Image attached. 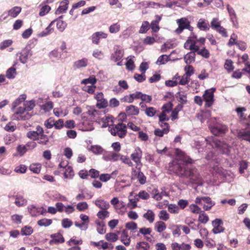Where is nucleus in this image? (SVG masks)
I'll return each mask as SVG.
<instances>
[{
    "label": "nucleus",
    "mask_w": 250,
    "mask_h": 250,
    "mask_svg": "<svg viewBox=\"0 0 250 250\" xmlns=\"http://www.w3.org/2000/svg\"><path fill=\"white\" fill-rule=\"evenodd\" d=\"M175 153L177 159L173 162V172L180 177L188 179L191 184H199L201 177L197 169L188 166L192 163V160L180 149H176Z\"/></svg>",
    "instance_id": "nucleus-1"
},
{
    "label": "nucleus",
    "mask_w": 250,
    "mask_h": 250,
    "mask_svg": "<svg viewBox=\"0 0 250 250\" xmlns=\"http://www.w3.org/2000/svg\"><path fill=\"white\" fill-rule=\"evenodd\" d=\"M103 127L108 126V129L111 134L113 136H117L121 138H123L126 134V125L123 123H119L117 125H113L112 117L104 116L102 118Z\"/></svg>",
    "instance_id": "nucleus-2"
},
{
    "label": "nucleus",
    "mask_w": 250,
    "mask_h": 250,
    "mask_svg": "<svg viewBox=\"0 0 250 250\" xmlns=\"http://www.w3.org/2000/svg\"><path fill=\"white\" fill-rule=\"evenodd\" d=\"M208 127L214 136H211L207 139V142L213 147H219V124L216 118H211L208 122Z\"/></svg>",
    "instance_id": "nucleus-3"
},
{
    "label": "nucleus",
    "mask_w": 250,
    "mask_h": 250,
    "mask_svg": "<svg viewBox=\"0 0 250 250\" xmlns=\"http://www.w3.org/2000/svg\"><path fill=\"white\" fill-rule=\"evenodd\" d=\"M12 110L14 112L12 116L13 120L24 121L29 119L31 117V114L26 111L23 105L22 106L17 107Z\"/></svg>",
    "instance_id": "nucleus-4"
},
{
    "label": "nucleus",
    "mask_w": 250,
    "mask_h": 250,
    "mask_svg": "<svg viewBox=\"0 0 250 250\" xmlns=\"http://www.w3.org/2000/svg\"><path fill=\"white\" fill-rule=\"evenodd\" d=\"M215 89L212 88L205 91L203 95L204 101L205 102V106L207 108L211 107L214 102V92Z\"/></svg>",
    "instance_id": "nucleus-5"
},
{
    "label": "nucleus",
    "mask_w": 250,
    "mask_h": 250,
    "mask_svg": "<svg viewBox=\"0 0 250 250\" xmlns=\"http://www.w3.org/2000/svg\"><path fill=\"white\" fill-rule=\"evenodd\" d=\"M131 158L136 164V168L138 170H140L142 166V163L141 160L142 157V151L139 147L135 148L133 152L131 154Z\"/></svg>",
    "instance_id": "nucleus-6"
},
{
    "label": "nucleus",
    "mask_w": 250,
    "mask_h": 250,
    "mask_svg": "<svg viewBox=\"0 0 250 250\" xmlns=\"http://www.w3.org/2000/svg\"><path fill=\"white\" fill-rule=\"evenodd\" d=\"M177 23L178 24L179 27L175 32L178 34L181 33L184 29H188L190 31L193 30V28L190 25L189 21L186 18L178 19Z\"/></svg>",
    "instance_id": "nucleus-7"
},
{
    "label": "nucleus",
    "mask_w": 250,
    "mask_h": 250,
    "mask_svg": "<svg viewBox=\"0 0 250 250\" xmlns=\"http://www.w3.org/2000/svg\"><path fill=\"white\" fill-rule=\"evenodd\" d=\"M120 154L118 153L109 151L106 152L103 156V159L106 161H117L119 160Z\"/></svg>",
    "instance_id": "nucleus-8"
},
{
    "label": "nucleus",
    "mask_w": 250,
    "mask_h": 250,
    "mask_svg": "<svg viewBox=\"0 0 250 250\" xmlns=\"http://www.w3.org/2000/svg\"><path fill=\"white\" fill-rule=\"evenodd\" d=\"M19 55V60L20 62L24 64L27 62L28 58L32 55L31 51L30 49L25 48L18 54Z\"/></svg>",
    "instance_id": "nucleus-9"
},
{
    "label": "nucleus",
    "mask_w": 250,
    "mask_h": 250,
    "mask_svg": "<svg viewBox=\"0 0 250 250\" xmlns=\"http://www.w3.org/2000/svg\"><path fill=\"white\" fill-rule=\"evenodd\" d=\"M95 98L97 101V106L99 108H104L107 106V101L104 98V95L102 93H98Z\"/></svg>",
    "instance_id": "nucleus-10"
},
{
    "label": "nucleus",
    "mask_w": 250,
    "mask_h": 250,
    "mask_svg": "<svg viewBox=\"0 0 250 250\" xmlns=\"http://www.w3.org/2000/svg\"><path fill=\"white\" fill-rule=\"evenodd\" d=\"M124 55V51L119 47L115 48V51L111 55L110 59L114 62L120 61Z\"/></svg>",
    "instance_id": "nucleus-11"
},
{
    "label": "nucleus",
    "mask_w": 250,
    "mask_h": 250,
    "mask_svg": "<svg viewBox=\"0 0 250 250\" xmlns=\"http://www.w3.org/2000/svg\"><path fill=\"white\" fill-rule=\"evenodd\" d=\"M107 37V34L103 32H97L94 33L91 36L92 42L95 44H98L99 40L101 39H106Z\"/></svg>",
    "instance_id": "nucleus-12"
},
{
    "label": "nucleus",
    "mask_w": 250,
    "mask_h": 250,
    "mask_svg": "<svg viewBox=\"0 0 250 250\" xmlns=\"http://www.w3.org/2000/svg\"><path fill=\"white\" fill-rule=\"evenodd\" d=\"M237 137L239 139L245 140L250 143V129H241L238 132Z\"/></svg>",
    "instance_id": "nucleus-13"
},
{
    "label": "nucleus",
    "mask_w": 250,
    "mask_h": 250,
    "mask_svg": "<svg viewBox=\"0 0 250 250\" xmlns=\"http://www.w3.org/2000/svg\"><path fill=\"white\" fill-rule=\"evenodd\" d=\"M94 204L101 210L108 209L110 207L109 203L104 199H98L95 201Z\"/></svg>",
    "instance_id": "nucleus-14"
},
{
    "label": "nucleus",
    "mask_w": 250,
    "mask_h": 250,
    "mask_svg": "<svg viewBox=\"0 0 250 250\" xmlns=\"http://www.w3.org/2000/svg\"><path fill=\"white\" fill-rule=\"evenodd\" d=\"M197 27L202 31H208L210 28V25L208 21L204 19L199 20L197 24Z\"/></svg>",
    "instance_id": "nucleus-15"
},
{
    "label": "nucleus",
    "mask_w": 250,
    "mask_h": 250,
    "mask_svg": "<svg viewBox=\"0 0 250 250\" xmlns=\"http://www.w3.org/2000/svg\"><path fill=\"white\" fill-rule=\"evenodd\" d=\"M51 237L52 239L50 241V244H58L64 242V239L62 235L59 233L51 234Z\"/></svg>",
    "instance_id": "nucleus-16"
},
{
    "label": "nucleus",
    "mask_w": 250,
    "mask_h": 250,
    "mask_svg": "<svg viewBox=\"0 0 250 250\" xmlns=\"http://www.w3.org/2000/svg\"><path fill=\"white\" fill-rule=\"evenodd\" d=\"M14 198H15L14 203L17 207H22L26 205L27 203V200L21 195L17 194L14 196Z\"/></svg>",
    "instance_id": "nucleus-17"
},
{
    "label": "nucleus",
    "mask_w": 250,
    "mask_h": 250,
    "mask_svg": "<svg viewBox=\"0 0 250 250\" xmlns=\"http://www.w3.org/2000/svg\"><path fill=\"white\" fill-rule=\"evenodd\" d=\"M88 64V60L87 58H83L78 60L74 62L73 66L75 68L80 69L82 67H85Z\"/></svg>",
    "instance_id": "nucleus-18"
},
{
    "label": "nucleus",
    "mask_w": 250,
    "mask_h": 250,
    "mask_svg": "<svg viewBox=\"0 0 250 250\" xmlns=\"http://www.w3.org/2000/svg\"><path fill=\"white\" fill-rule=\"evenodd\" d=\"M121 242L126 246H128L130 243V237L128 236L126 230L122 231L121 235Z\"/></svg>",
    "instance_id": "nucleus-19"
},
{
    "label": "nucleus",
    "mask_w": 250,
    "mask_h": 250,
    "mask_svg": "<svg viewBox=\"0 0 250 250\" xmlns=\"http://www.w3.org/2000/svg\"><path fill=\"white\" fill-rule=\"evenodd\" d=\"M69 4L68 0H64L61 2V5L58 7L56 11V14L63 13L66 12L67 9V5Z\"/></svg>",
    "instance_id": "nucleus-20"
},
{
    "label": "nucleus",
    "mask_w": 250,
    "mask_h": 250,
    "mask_svg": "<svg viewBox=\"0 0 250 250\" xmlns=\"http://www.w3.org/2000/svg\"><path fill=\"white\" fill-rule=\"evenodd\" d=\"M195 203L197 204L203 205L204 204H209L212 203L210 198L206 197H197L195 199Z\"/></svg>",
    "instance_id": "nucleus-21"
},
{
    "label": "nucleus",
    "mask_w": 250,
    "mask_h": 250,
    "mask_svg": "<svg viewBox=\"0 0 250 250\" xmlns=\"http://www.w3.org/2000/svg\"><path fill=\"white\" fill-rule=\"evenodd\" d=\"M26 98V96L25 94L21 95L18 98L15 100L12 103V109H15L16 107L19 106L22 102H24Z\"/></svg>",
    "instance_id": "nucleus-22"
},
{
    "label": "nucleus",
    "mask_w": 250,
    "mask_h": 250,
    "mask_svg": "<svg viewBox=\"0 0 250 250\" xmlns=\"http://www.w3.org/2000/svg\"><path fill=\"white\" fill-rule=\"evenodd\" d=\"M88 149L96 155L102 154L104 151V149L98 145L91 146Z\"/></svg>",
    "instance_id": "nucleus-23"
},
{
    "label": "nucleus",
    "mask_w": 250,
    "mask_h": 250,
    "mask_svg": "<svg viewBox=\"0 0 250 250\" xmlns=\"http://www.w3.org/2000/svg\"><path fill=\"white\" fill-rule=\"evenodd\" d=\"M21 8L19 6H15L8 11V15L16 18L21 13Z\"/></svg>",
    "instance_id": "nucleus-24"
},
{
    "label": "nucleus",
    "mask_w": 250,
    "mask_h": 250,
    "mask_svg": "<svg viewBox=\"0 0 250 250\" xmlns=\"http://www.w3.org/2000/svg\"><path fill=\"white\" fill-rule=\"evenodd\" d=\"M53 113L57 117H63L68 114V111L67 109L63 110L60 108H55L53 109Z\"/></svg>",
    "instance_id": "nucleus-25"
},
{
    "label": "nucleus",
    "mask_w": 250,
    "mask_h": 250,
    "mask_svg": "<svg viewBox=\"0 0 250 250\" xmlns=\"http://www.w3.org/2000/svg\"><path fill=\"white\" fill-rule=\"evenodd\" d=\"M27 137L33 141L39 139L38 125L36 127L35 131H29L26 134Z\"/></svg>",
    "instance_id": "nucleus-26"
},
{
    "label": "nucleus",
    "mask_w": 250,
    "mask_h": 250,
    "mask_svg": "<svg viewBox=\"0 0 250 250\" xmlns=\"http://www.w3.org/2000/svg\"><path fill=\"white\" fill-rule=\"evenodd\" d=\"M126 112L129 115H137L139 113V109L137 107L133 105H130L126 107Z\"/></svg>",
    "instance_id": "nucleus-27"
},
{
    "label": "nucleus",
    "mask_w": 250,
    "mask_h": 250,
    "mask_svg": "<svg viewBox=\"0 0 250 250\" xmlns=\"http://www.w3.org/2000/svg\"><path fill=\"white\" fill-rule=\"evenodd\" d=\"M53 21H52L49 25L42 32L39 33L38 36L39 37H45L52 33L53 30V28H51V26L53 24Z\"/></svg>",
    "instance_id": "nucleus-28"
},
{
    "label": "nucleus",
    "mask_w": 250,
    "mask_h": 250,
    "mask_svg": "<svg viewBox=\"0 0 250 250\" xmlns=\"http://www.w3.org/2000/svg\"><path fill=\"white\" fill-rule=\"evenodd\" d=\"M15 64H14L13 66L9 69L6 72V76L9 79H12L15 78L16 75L17 74L16 69L14 67Z\"/></svg>",
    "instance_id": "nucleus-29"
},
{
    "label": "nucleus",
    "mask_w": 250,
    "mask_h": 250,
    "mask_svg": "<svg viewBox=\"0 0 250 250\" xmlns=\"http://www.w3.org/2000/svg\"><path fill=\"white\" fill-rule=\"evenodd\" d=\"M195 54L193 52H190L184 56L185 62L187 64H190L195 61Z\"/></svg>",
    "instance_id": "nucleus-30"
},
{
    "label": "nucleus",
    "mask_w": 250,
    "mask_h": 250,
    "mask_svg": "<svg viewBox=\"0 0 250 250\" xmlns=\"http://www.w3.org/2000/svg\"><path fill=\"white\" fill-rule=\"evenodd\" d=\"M154 212L150 209H148L147 212L143 215V217L151 223L154 221Z\"/></svg>",
    "instance_id": "nucleus-31"
},
{
    "label": "nucleus",
    "mask_w": 250,
    "mask_h": 250,
    "mask_svg": "<svg viewBox=\"0 0 250 250\" xmlns=\"http://www.w3.org/2000/svg\"><path fill=\"white\" fill-rule=\"evenodd\" d=\"M21 232L22 235L28 236L31 235L33 233V229L30 226H25L22 228Z\"/></svg>",
    "instance_id": "nucleus-32"
},
{
    "label": "nucleus",
    "mask_w": 250,
    "mask_h": 250,
    "mask_svg": "<svg viewBox=\"0 0 250 250\" xmlns=\"http://www.w3.org/2000/svg\"><path fill=\"white\" fill-rule=\"evenodd\" d=\"M121 29L120 24L117 22L111 24L109 27V31L111 34H116L120 31Z\"/></svg>",
    "instance_id": "nucleus-33"
},
{
    "label": "nucleus",
    "mask_w": 250,
    "mask_h": 250,
    "mask_svg": "<svg viewBox=\"0 0 250 250\" xmlns=\"http://www.w3.org/2000/svg\"><path fill=\"white\" fill-rule=\"evenodd\" d=\"M63 173L64 177L66 179H72L74 176V171L71 166L66 167Z\"/></svg>",
    "instance_id": "nucleus-34"
},
{
    "label": "nucleus",
    "mask_w": 250,
    "mask_h": 250,
    "mask_svg": "<svg viewBox=\"0 0 250 250\" xmlns=\"http://www.w3.org/2000/svg\"><path fill=\"white\" fill-rule=\"evenodd\" d=\"M28 210L31 216H36L39 214V208L31 205L28 207Z\"/></svg>",
    "instance_id": "nucleus-35"
},
{
    "label": "nucleus",
    "mask_w": 250,
    "mask_h": 250,
    "mask_svg": "<svg viewBox=\"0 0 250 250\" xmlns=\"http://www.w3.org/2000/svg\"><path fill=\"white\" fill-rule=\"evenodd\" d=\"M41 165L39 163L32 164L29 166V169L34 173H39L41 169Z\"/></svg>",
    "instance_id": "nucleus-36"
},
{
    "label": "nucleus",
    "mask_w": 250,
    "mask_h": 250,
    "mask_svg": "<svg viewBox=\"0 0 250 250\" xmlns=\"http://www.w3.org/2000/svg\"><path fill=\"white\" fill-rule=\"evenodd\" d=\"M155 229L158 232H162L166 229L165 223L162 221L157 222L155 226Z\"/></svg>",
    "instance_id": "nucleus-37"
},
{
    "label": "nucleus",
    "mask_w": 250,
    "mask_h": 250,
    "mask_svg": "<svg viewBox=\"0 0 250 250\" xmlns=\"http://www.w3.org/2000/svg\"><path fill=\"white\" fill-rule=\"evenodd\" d=\"M23 105L28 112L32 110L35 106V103L33 101H24Z\"/></svg>",
    "instance_id": "nucleus-38"
},
{
    "label": "nucleus",
    "mask_w": 250,
    "mask_h": 250,
    "mask_svg": "<svg viewBox=\"0 0 250 250\" xmlns=\"http://www.w3.org/2000/svg\"><path fill=\"white\" fill-rule=\"evenodd\" d=\"M199 221L202 224H206L209 220V218L206 213L204 211H202L199 215Z\"/></svg>",
    "instance_id": "nucleus-39"
},
{
    "label": "nucleus",
    "mask_w": 250,
    "mask_h": 250,
    "mask_svg": "<svg viewBox=\"0 0 250 250\" xmlns=\"http://www.w3.org/2000/svg\"><path fill=\"white\" fill-rule=\"evenodd\" d=\"M37 223L40 226L48 227L52 223V220L49 219L43 218L39 220Z\"/></svg>",
    "instance_id": "nucleus-40"
},
{
    "label": "nucleus",
    "mask_w": 250,
    "mask_h": 250,
    "mask_svg": "<svg viewBox=\"0 0 250 250\" xmlns=\"http://www.w3.org/2000/svg\"><path fill=\"white\" fill-rule=\"evenodd\" d=\"M168 60L169 56L166 55H162L158 58L156 64L158 65L164 64L168 62Z\"/></svg>",
    "instance_id": "nucleus-41"
},
{
    "label": "nucleus",
    "mask_w": 250,
    "mask_h": 250,
    "mask_svg": "<svg viewBox=\"0 0 250 250\" xmlns=\"http://www.w3.org/2000/svg\"><path fill=\"white\" fill-rule=\"evenodd\" d=\"M178 95V101L181 104H186L187 103V94L182 92H178L177 93Z\"/></svg>",
    "instance_id": "nucleus-42"
},
{
    "label": "nucleus",
    "mask_w": 250,
    "mask_h": 250,
    "mask_svg": "<svg viewBox=\"0 0 250 250\" xmlns=\"http://www.w3.org/2000/svg\"><path fill=\"white\" fill-rule=\"evenodd\" d=\"M246 109L245 107H237L236 109V111L239 115V118L242 120H246V116L243 113V111H245Z\"/></svg>",
    "instance_id": "nucleus-43"
},
{
    "label": "nucleus",
    "mask_w": 250,
    "mask_h": 250,
    "mask_svg": "<svg viewBox=\"0 0 250 250\" xmlns=\"http://www.w3.org/2000/svg\"><path fill=\"white\" fill-rule=\"evenodd\" d=\"M149 247V244L146 242H140L136 245V248L140 250H148Z\"/></svg>",
    "instance_id": "nucleus-44"
},
{
    "label": "nucleus",
    "mask_w": 250,
    "mask_h": 250,
    "mask_svg": "<svg viewBox=\"0 0 250 250\" xmlns=\"http://www.w3.org/2000/svg\"><path fill=\"white\" fill-rule=\"evenodd\" d=\"M154 194L153 198L156 200H160L162 198L167 195V193L165 191H162L160 193L158 192L157 190L153 191Z\"/></svg>",
    "instance_id": "nucleus-45"
},
{
    "label": "nucleus",
    "mask_w": 250,
    "mask_h": 250,
    "mask_svg": "<svg viewBox=\"0 0 250 250\" xmlns=\"http://www.w3.org/2000/svg\"><path fill=\"white\" fill-rule=\"evenodd\" d=\"M61 55L58 49H54L49 53V57L53 61L58 60L60 58Z\"/></svg>",
    "instance_id": "nucleus-46"
},
{
    "label": "nucleus",
    "mask_w": 250,
    "mask_h": 250,
    "mask_svg": "<svg viewBox=\"0 0 250 250\" xmlns=\"http://www.w3.org/2000/svg\"><path fill=\"white\" fill-rule=\"evenodd\" d=\"M107 210L103 209L100 210L97 214L98 217L102 220L108 217L109 215V212Z\"/></svg>",
    "instance_id": "nucleus-47"
},
{
    "label": "nucleus",
    "mask_w": 250,
    "mask_h": 250,
    "mask_svg": "<svg viewBox=\"0 0 250 250\" xmlns=\"http://www.w3.org/2000/svg\"><path fill=\"white\" fill-rule=\"evenodd\" d=\"M76 208L79 211H83L88 208V205L85 202H82L78 203Z\"/></svg>",
    "instance_id": "nucleus-48"
},
{
    "label": "nucleus",
    "mask_w": 250,
    "mask_h": 250,
    "mask_svg": "<svg viewBox=\"0 0 250 250\" xmlns=\"http://www.w3.org/2000/svg\"><path fill=\"white\" fill-rule=\"evenodd\" d=\"M137 178L141 185H144L146 183V177L144 173L141 171V169L138 170Z\"/></svg>",
    "instance_id": "nucleus-49"
},
{
    "label": "nucleus",
    "mask_w": 250,
    "mask_h": 250,
    "mask_svg": "<svg viewBox=\"0 0 250 250\" xmlns=\"http://www.w3.org/2000/svg\"><path fill=\"white\" fill-rule=\"evenodd\" d=\"M98 112L99 111L95 109L93 107H90L88 109V111H87V114L91 116V117H93V119L97 120V116L99 115Z\"/></svg>",
    "instance_id": "nucleus-50"
},
{
    "label": "nucleus",
    "mask_w": 250,
    "mask_h": 250,
    "mask_svg": "<svg viewBox=\"0 0 250 250\" xmlns=\"http://www.w3.org/2000/svg\"><path fill=\"white\" fill-rule=\"evenodd\" d=\"M105 238L107 241L114 242L118 240V236L114 233L110 232L105 235Z\"/></svg>",
    "instance_id": "nucleus-51"
},
{
    "label": "nucleus",
    "mask_w": 250,
    "mask_h": 250,
    "mask_svg": "<svg viewBox=\"0 0 250 250\" xmlns=\"http://www.w3.org/2000/svg\"><path fill=\"white\" fill-rule=\"evenodd\" d=\"M149 26L150 25L148 21H144L140 27L139 33L142 34L146 33L149 29Z\"/></svg>",
    "instance_id": "nucleus-52"
},
{
    "label": "nucleus",
    "mask_w": 250,
    "mask_h": 250,
    "mask_svg": "<svg viewBox=\"0 0 250 250\" xmlns=\"http://www.w3.org/2000/svg\"><path fill=\"white\" fill-rule=\"evenodd\" d=\"M97 82V80L94 76H91L87 79H83L82 81V83L86 84L91 83L92 85L94 84Z\"/></svg>",
    "instance_id": "nucleus-53"
},
{
    "label": "nucleus",
    "mask_w": 250,
    "mask_h": 250,
    "mask_svg": "<svg viewBox=\"0 0 250 250\" xmlns=\"http://www.w3.org/2000/svg\"><path fill=\"white\" fill-rule=\"evenodd\" d=\"M224 67L229 72L232 71L234 69L233 62L231 60H227L224 64Z\"/></svg>",
    "instance_id": "nucleus-54"
},
{
    "label": "nucleus",
    "mask_w": 250,
    "mask_h": 250,
    "mask_svg": "<svg viewBox=\"0 0 250 250\" xmlns=\"http://www.w3.org/2000/svg\"><path fill=\"white\" fill-rule=\"evenodd\" d=\"M28 150L26 145H19L17 147V151L20 156H23Z\"/></svg>",
    "instance_id": "nucleus-55"
},
{
    "label": "nucleus",
    "mask_w": 250,
    "mask_h": 250,
    "mask_svg": "<svg viewBox=\"0 0 250 250\" xmlns=\"http://www.w3.org/2000/svg\"><path fill=\"white\" fill-rule=\"evenodd\" d=\"M119 159H120L123 163L127 165L129 167H132L133 165V163L131 162V160L129 159L128 157L126 156L120 155V157Z\"/></svg>",
    "instance_id": "nucleus-56"
},
{
    "label": "nucleus",
    "mask_w": 250,
    "mask_h": 250,
    "mask_svg": "<svg viewBox=\"0 0 250 250\" xmlns=\"http://www.w3.org/2000/svg\"><path fill=\"white\" fill-rule=\"evenodd\" d=\"M168 210L171 213H178L179 212V208L175 204H170L168 206Z\"/></svg>",
    "instance_id": "nucleus-57"
},
{
    "label": "nucleus",
    "mask_w": 250,
    "mask_h": 250,
    "mask_svg": "<svg viewBox=\"0 0 250 250\" xmlns=\"http://www.w3.org/2000/svg\"><path fill=\"white\" fill-rule=\"evenodd\" d=\"M23 218V216L19 214H14L11 216L12 221L15 224H19L21 223V220Z\"/></svg>",
    "instance_id": "nucleus-58"
},
{
    "label": "nucleus",
    "mask_w": 250,
    "mask_h": 250,
    "mask_svg": "<svg viewBox=\"0 0 250 250\" xmlns=\"http://www.w3.org/2000/svg\"><path fill=\"white\" fill-rule=\"evenodd\" d=\"M50 10H51V7L49 6H48L47 5H45L42 6V7L41 8V10H40V11L39 13V15L40 16H43L44 15H45L46 14H47L50 11Z\"/></svg>",
    "instance_id": "nucleus-59"
},
{
    "label": "nucleus",
    "mask_w": 250,
    "mask_h": 250,
    "mask_svg": "<svg viewBox=\"0 0 250 250\" xmlns=\"http://www.w3.org/2000/svg\"><path fill=\"white\" fill-rule=\"evenodd\" d=\"M169 132V129L166 128L162 130L160 129H156L154 130V134L159 137H163L164 134H167Z\"/></svg>",
    "instance_id": "nucleus-60"
},
{
    "label": "nucleus",
    "mask_w": 250,
    "mask_h": 250,
    "mask_svg": "<svg viewBox=\"0 0 250 250\" xmlns=\"http://www.w3.org/2000/svg\"><path fill=\"white\" fill-rule=\"evenodd\" d=\"M12 41L11 40H6L3 41L0 43V49L3 50L5 48L10 46L12 43Z\"/></svg>",
    "instance_id": "nucleus-61"
},
{
    "label": "nucleus",
    "mask_w": 250,
    "mask_h": 250,
    "mask_svg": "<svg viewBox=\"0 0 250 250\" xmlns=\"http://www.w3.org/2000/svg\"><path fill=\"white\" fill-rule=\"evenodd\" d=\"M156 112V110L153 107H147L145 110V113L148 117H153Z\"/></svg>",
    "instance_id": "nucleus-62"
},
{
    "label": "nucleus",
    "mask_w": 250,
    "mask_h": 250,
    "mask_svg": "<svg viewBox=\"0 0 250 250\" xmlns=\"http://www.w3.org/2000/svg\"><path fill=\"white\" fill-rule=\"evenodd\" d=\"M184 70L186 71L185 75L189 78L194 73V68L191 65L186 66Z\"/></svg>",
    "instance_id": "nucleus-63"
},
{
    "label": "nucleus",
    "mask_w": 250,
    "mask_h": 250,
    "mask_svg": "<svg viewBox=\"0 0 250 250\" xmlns=\"http://www.w3.org/2000/svg\"><path fill=\"white\" fill-rule=\"evenodd\" d=\"M159 217L160 219L164 221H167L169 218L168 213L165 210H162L160 211Z\"/></svg>",
    "instance_id": "nucleus-64"
}]
</instances>
